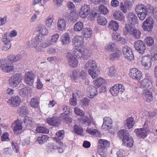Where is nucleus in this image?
Masks as SVG:
<instances>
[{
  "mask_svg": "<svg viewBox=\"0 0 157 157\" xmlns=\"http://www.w3.org/2000/svg\"><path fill=\"white\" fill-rule=\"evenodd\" d=\"M149 122L146 121L143 125L144 128H140L135 129L134 132L136 133L137 136L139 138L144 139L147 136L149 132L148 128Z\"/></svg>",
  "mask_w": 157,
  "mask_h": 157,
  "instance_id": "5",
  "label": "nucleus"
},
{
  "mask_svg": "<svg viewBox=\"0 0 157 157\" xmlns=\"http://www.w3.org/2000/svg\"><path fill=\"white\" fill-rule=\"evenodd\" d=\"M74 111L75 113L78 116H83L84 115L85 113L83 111L78 107H75L74 108Z\"/></svg>",
  "mask_w": 157,
  "mask_h": 157,
  "instance_id": "58",
  "label": "nucleus"
},
{
  "mask_svg": "<svg viewBox=\"0 0 157 157\" xmlns=\"http://www.w3.org/2000/svg\"><path fill=\"white\" fill-rule=\"evenodd\" d=\"M103 123L101 126L102 129L106 130L110 129L112 124V120L111 118L105 117L103 119Z\"/></svg>",
  "mask_w": 157,
  "mask_h": 157,
  "instance_id": "25",
  "label": "nucleus"
},
{
  "mask_svg": "<svg viewBox=\"0 0 157 157\" xmlns=\"http://www.w3.org/2000/svg\"><path fill=\"white\" fill-rule=\"evenodd\" d=\"M105 82L104 79L102 78H98L97 79L94 80L93 81V83L94 85L98 87Z\"/></svg>",
  "mask_w": 157,
  "mask_h": 157,
  "instance_id": "47",
  "label": "nucleus"
},
{
  "mask_svg": "<svg viewBox=\"0 0 157 157\" xmlns=\"http://www.w3.org/2000/svg\"><path fill=\"white\" fill-rule=\"evenodd\" d=\"M152 58L150 54L142 57L141 61V64L146 69H148L151 67L152 64Z\"/></svg>",
  "mask_w": 157,
  "mask_h": 157,
  "instance_id": "12",
  "label": "nucleus"
},
{
  "mask_svg": "<svg viewBox=\"0 0 157 157\" xmlns=\"http://www.w3.org/2000/svg\"><path fill=\"white\" fill-rule=\"evenodd\" d=\"M97 152L102 157H106L107 156L106 149L98 147Z\"/></svg>",
  "mask_w": 157,
  "mask_h": 157,
  "instance_id": "51",
  "label": "nucleus"
},
{
  "mask_svg": "<svg viewBox=\"0 0 157 157\" xmlns=\"http://www.w3.org/2000/svg\"><path fill=\"white\" fill-rule=\"evenodd\" d=\"M67 58L70 66L73 67H75L77 66L78 61L75 56L69 53L67 55Z\"/></svg>",
  "mask_w": 157,
  "mask_h": 157,
  "instance_id": "26",
  "label": "nucleus"
},
{
  "mask_svg": "<svg viewBox=\"0 0 157 157\" xmlns=\"http://www.w3.org/2000/svg\"><path fill=\"white\" fill-rule=\"evenodd\" d=\"M87 95L88 97L92 99L98 94V91L97 88L93 85L90 86L87 89Z\"/></svg>",
  "mask_w": 157,
  "mask_h": 157,
  "instance_id": "23",
  "label": "nucleus"
},
{
  "mask_svg": "<svg viewBox=\"0 0 157 157\" xmlns=\"http://www.w3.org/2000/svg\"><path fill=\"white\" fill-rule=\"evenodd\" d=\"M81 122L85 125L90 126L92 124H96L95 121L92 115H90L89 117L85 116H83L81 119Z\"/></svg>",
  "mask_w": 157,
  "mask_h": 157,
  "instance_id": "19",
  "label": "nucleus"
},
{
  "mask_svg": "<svg viewBox=\"0 0 157 157\" xmlns=\"http://www.w3.org/2000/svg\"><path fill=\"white\" fill-rule=\"evenodd\" d=\"M83 129L78 125H75L74 126V132H75L78 135H81L83 132Z\"/></svg>",
  "mask_w": 157,
  "mask_h": 157,
  "instance_id": "56",
  "label": "nucleus"
},
{
  "mask_svg": "<svg viewBox=\"0 0 157 157\" xmlns=\"http://www.w3.org/2000/svg\"><path fill=\"white\" fill-rule=\"evenodd\" d=\"M36 132L39 133H48L49 132V130L44 127H38L36 130Z\"/></svg>",
  "mask_w": 157,
  "mask_h": 157,
  "instance_id": "50",
  "label": "nucleus"
},
{
  "mask_svg": "<svg viewBox=\"0 0 157 157\" xmlns=\"http://www.w3.org/2000/svg\"><path fill=\"white\" fill-rule=\"evenodd\" d=\"M128 20L132 24H136L138 23V19L136 15L132 12L129 13L127 15Z\"/></svg>",
  "mask_w": 157,
  "mask_h": 157,
  "instance_id": "32",
  "label": "nucleus"
},
{
  "mask_svg": "<svg viewBox=\"0 0 157 157\" xmlns=\"http://www.w3.org/2000/svg\"><path fill=\"white\" fill-rule=\"evenodd\" d=\"M14 67L10 65V61L6 59H0V69L5 73H8L13 70Z\"/></svg>",
  "mask_w": 157,
  "mask_h": 157,
  "instance_id": "6",
  "label": "nucleus"
},
{
  "mask_svg": "<svg viewBox=\"0 0 157 157\" xmlns=\"http://www.w3.org/2000/svg\"><path fill=\"white\" fill-rule=\"evenodd\" d=\"M24 122L26 127L31 126L33 124L31 118L27 116H25L24 117Z\"/></svg>",
  "mask_w": 157,
  "mask_h": 157,
  "instance_id": "49",
  "label": "nucleus"
},
{
  "mask_svg": "<svg viewBox=\"0 0 157 157\" xmlns=\"http://www.w3.org/2000/svg\"><path fill=\"white\" fill-rule=\"evenodd\" d=\"M85 68L88 70L89 74L93 78L98 77L100 74V70L97 68L96 61L93 60H90L85 63Z\"/></svg>",
  "mask_w": 157,
  "mask_h": 157,
  "instance_id": "2",
  "label": "nucleus"
},
{
  "mask_svg": "<svg viewBox=\"0 0 157 157\" xmlns=\"http://www.w3.org/2000/svg\"><path fill=\"white\" fill-rule=\"evenodd\" d=\"M149 12L136 13L139 18L141 21L144 20Z\"/></svg>",
  "mask_w": 157,
  "mask_h": 157,
  "instance_id": "53",
  "label": "nucleus"
},
{
  "mask_svg": "<svg viewBox=\"0 0 157 157\" xmlns=\"http://www.w3.org/2000/svg\"><path fill=\"white\" fill-rule=\"evenodd\" d=\"M22 122L21 121L17 119L12 124V127L14 131L20 130L22 128Z\"/></svg>",
  "mask_w": 157,
  "mask_h": 157,
  "instance_id": "27",
  "label": "nucleus"
},
{
  "mask_svg": "<svg viewBox=\"0 0 157 157\" xmlns=\"http://www.w3.org/2000/svg\"><path fill=\"white\" fill-rule=\"evenodd\" d=\"M150 12H151L152 16L157 21V7L154 8L152 6V9Z\"/></svg>",
  "mask_w": 157,
  "mask_h": 157,
  "instance_id": "64",
  "label": "nucleus"
},
{
  "mask_svg": "<svg viewBox=\"0 0 157 157\" xmlns=\"http://www.w3.org/2000/svg\"><path fill=\"white\" fill-rule=\"evenodd\" d=\"M154 22L153 18L150 17H147L142 24L143 29L148 31H150L153 29Z\"/></svg>",
  "mask_w": 157,
  "mask_h": 157,
  "instance_id": "13",
  "label": "nucleus"
},
{
  "mask_svg": "<svg viewBox=\"0 0 157 157\" xmlns=\"http://www.w3.org/2000/svg\"><path fill=\"white\" fill-rule=\"evenodd\" d=\"M22 80V76L20 73H17L12 76L9 81L10 86L13 88L17 87Z\"/></svg>",
  "mask_w": 157,
  "mask_h": 157,
  "instance_id": "7",
  "label": "nucleus"
},
{
  "mask_svg": "<svg viewBox=\"0 0 157 157\" xmlns=\"http://www.w3.org/2000/svg\"><path fill=\"white\" fill-rule=\"evenodd\" d=\"M83 22L82 21H78L76 23L74 26V29L76 32L80 31L83 28Z\"/></svg>",
  "mask_w": 157,
  "mask_h": 157,
  "instance_id": "41",
  "label": "nucleus"
},
{
  "mask_svg": "<svg viewBox=\"0 0 157 157\" xmlns=\"http://www.w3.org/2000/svg\"><path fill=\"white\" fill-rule=\"evenodd\" d=\"M106 71L110 76H113L116 73V70L113 67H111L107 68L106 69Z\"/></svg>",
  "mask_w": 157,
  "mask_h": 157,
  "instance_id": "57",
  "label": "nucleus"
},
{
  "mask_svg": "<svg viewBox=\"0 0 157 157\" xmlns=\"http://www.w3.org/2000/svg\"><path fill=\"white\" fill-rule=\"evenodd\" d=\"M66 26V22L63 18H60L57 22V28L60 31L65 29Z\"/></svg>",
  "mask_w": 157,
  "mask_h": 157,
  "instance_id": "35",
  "label": "nucleus"
},
{
  "mask_svg": "<svg viewBox=\"0 0 157 157\" xmlns=\"http://www.w3.org/2000/svg\"><path fill=\"white\" fill-rule=\"evenodd\" d=\"M29 91L27 87H24L21 89L19 91V95L22 97H25L28 96Z\"/></svg>",
  "mask_w": 157,
  "mask_h": 157,
  "instance_id": "44",
  "label": "nucleus"
},
{
  "mask_svg": "<svg viewBox=\"0 0 157 157\" xmlns=\"http://www.w3.org/2000/svg\"><path fill=\"white\" fill-rule=\"evenodd\" d=\"M38 29L40 33L42 35L46 36L48 33V29L46 28L44 25L42 24H40L39 25Z\"/></svg>",
  "mask_w": 157,
  "mask_h": 157,
  "instance_id": "36",
  "label": "nucleus"
},
{
  "mask_svg": "<svg viewBox=\"0 0 157 157\" xmlns=\"http://www.w3.org/2000/svg\"><path fill=\"white\" fill-rule=\"evenodd\" d=\"M108 28L113 31H116L118 29L119 25L116 21H111L109 24Z\"/></svg>",
  "mask_w": 157,
  "mask_h": 157,
  "instance_id": "42",
  "label": "nucleus"
},
{
  "mask_svg": "<svg viewBox=\"0 0 157 157\" xmlns=\"http://www.w3.org/2000/svg\"><path fill=\"white\" fill-rule=\"evenodd\" d=\"M56 142L58 144L57 147L54 145L53 144H49L48 145V151H52L57 149L59 153L63 152L66 148L65 145L63 143L62 141L58 139L56 140Z\"/></svg>",
  "mask_w": 157,
  "mask_h": 157,
  "instance_id": "10",
  "label": "nucleus"
},
{
  "mask_svg": "<svg viewBox=\"0 0 157 157\" xmlns=\"http://www.w3.org/2000/svg\"><path fill=\"white\" fill-rule=\"evenodd\" d=\"M53 20V19L52 17H47L46 21V26L50 28L51 27L52 23Z\"/></svg>",
  "mask_w": 157,
  "mask_h": 157,
  "instance_id": "62",
  "label": "nucleus"
},
{
  "mask_svg": "<svg viewBox=\"0 0 157 157\" xmlns=\"http://www.w3.org/2000/svg\"><path fill=\"white\" fill-rule=\"evenodd\" d=\"M125 90L124 87L121 84H117L110 89V91L113 96L121 95Z\"/></svg>",
  "mask_w": 157,
  "mask_h": 157,
  "instance_id": "11",
  "label": "nucleus"
},
{
  "mask_svg": "<svg viewBox=\"0 0 157 157\" xmlns=\"http://www.w3.org/2000/svg\"><path fill=\"white\" fill-rule=\"evenodd\" d=\"M59 36V35L56 33L52 36L51 41L47 40L43 41L41 36H38L36 37L35 40H32L30 42H28V44L30 46L35 48L38 52H44L43 49L50 46L52 42L56 43L57 41Z\"/></svg>",
  "mask_w": 157,
  "mask_h": 157,
  "instance_id": "1",
  "label": "nucleus"
},
{
  "mask_svg": "<svg viewBox=\"0 0 157 157\" xmlns=\"http://www.w3.org/2000/svg\"><path fill=\"white\" fill-rule=\"evenodd\" d=\"M49 137L47 135H41L38 137L37 140L40 144H42L47 141Z\"/></svg>",
  "mask_w": 157,
  "mask_h": 157,
  "instance_id": "46",
  "label": "nucleus"
},
{
  "mask_svg": "<svg viewBox=\"0 0 157 157\" xmlns=\"http://www.w3.org/2000/svg\"><path fill=\"white\" fill-rule=\"evenodd\" d=\"M105 50L107 52H113L117 49V46L115 43L109 42L107 43L105 47Z\"/></svg>",
  "mask_w": 157,
  "mask_h": 157,
  "instance_id": "29",
  "label": "nucleus"
},
{
  "mask_svg": "<svg viewBox=\"0 0 157 157\" xmlns=\"http://www.w3.org/2000/svg\"><path fill=\"white\" fill-rule=\"evenodd\" d=\"M46 121L48 123L52 126H57L60 124V121L57 117L48 118Z\"/></svg>",
  "mask_w": 157,
  "mask_h": 157,
  "instance_id": "28",
  "label": "nucleus"
},
{
  "mask_svg": "<svg viewBox=\"0 0 157 157\" xmlns=\"http://www.w3.org/2000/svg\"><path fill=\"white\" fill-rule=\"evenodd\" d=\"M21 102V99L18 96L11 97L7 101L9 105L12 107H17L19 106Z\"/></svg>",
  "mask_w": 157,
  "mask_h": 157,
  "instance_id": "15",
  "label": "nucleus"
},
{
  "mask_svg": "<svg viewBox=\"0 0 157 157\" xmlns=\"http://www.w3.org/2000/svg\"><path fill=\"white\" fill-rule=\"evenodd\" d=\"M18 111L21 116L26 115L28 113L27 107L26 106H22L18 108Z\"/></svg>",
  "mask_w": 157,
  "mask_h": 157,
  "instance_id": "48",
  "label": "nucleus"
},
{
  "mask_svg": "<svg viewBox=\"0 0 157 157\" xmlns=\"http://www.w3.org/2000/svg\"><path fill=\"white\" fill-rule=\"evenodd\" d=\"M34 75L32 72H26L24 76L25 82L28 85L31 86L33 84L34 82Z\"/></svg>",
  "mask_w": 157,
  "mask_h": 157,
  "instance_id": "20",
  "label": "nucleus"
},
{
  "mask_svg": "<svg viewBox=\"0 0 157 157\" xmlns=\"http://www.w3.org/2000/svg\"><path fill=\"white\" fill-rule=\"evenodd\" d=\"M115 51L116 52L112 53L110 56L109 59L111 60L117 59L121 54V52L119 50L117 49Z\"/></svg>",
  "mask_w": 157,
  "mask_h": 157,
  "instance_id": "45",
  "label": "nucleus"
},
{
  "mask_svg": "<svg viewBox=\"0 0 157 157\" xmlns=\"http://www.w3.org/2000/svg\"><path fill=\"white\" fill-rule=\"evenodd\" d=\"M90 10L89 5H85L80 8L79 12L80 17L82 18L87 17L90 13Z\"/></svg>",
  "mask_w": 157,
  "mask_h": 157,
  "instance_id": "21",
  "label": "nucleus"
},
{
  "mask_svg": "<svg viewBox=\"0 0 157 157\" xmlns=\"http://www.w3.org/2000/svg\"><path fill=\"white\" fill-rule=\"evenodd\" d=\"M73 44L75 49L73 51H76L82 47L84 44V39L82 36H76L72 39Z\"/></svg>",
  "mask_w": 157,
  "mask_h": 157,
  "instance_id": "9",
  "label": "nucleus"
},
{
  "mask_svg": "<svg viewBox=\"0 0 157 157\" xmlns=\"http://www.w3.org/2000/svg\"><path fill=\"white\" fill-rule=\"evenodd\" d=\"M98 24L102 25H105L106 24L107 21L106 18L103 17H100L97 19Z\"/></svg>",
  "mask_w": 157,
  "mask_h": 157,
  "instance_id": "55",
  "label": "nucleus"
},
{
  "mask_svg": "<svg viewBox=\"0 0 157 157\" xmlns=\"http://www.w3.org/2000/svg\"><path fill=\"white\" fill-rule=\"evenodd\" d=\"M112 40L115 41H121L122 44L125 42V39L121 37L120 34L116 32L113 33L112 34Z\"/></svg>",
  "mask_w": 157,
  "mask_h": 157,
  "instance_id": "31",
  "label": "nucleus"
},
{
  "mask_svg": "<svg viewBox=\"0 0 157 157\" xmlns=\"http://www.w3.org/2000/svg\"><path fill=\"white\" fill-rule=\"evenodd\" d=\"M110 143L106 140L100 139L98 140V147L106 149L109 146Z\"/></svg>",
  "mask_w": 157,
  "mask_h": 157,
  "instance_id": "33",
  "label": "nucleus"
},
{
  "mask_svg": "<svg viewBox=\"0 0 157 157\" xmlns=\"http://www.w3.org/2000/svg\"><path fill=\"white\" fill-rule=\"evenodd\" d=\"M135 121L132 117H128L125 121V126L128 129H131L134 125Z\"/></svg>",
  "mask_w": 157,
  "mask_h": 157,
  "instance_id": "34",
  "label": "nucleus"
},
{
  "mask_svg": "<svg viewBox=\"0 0 157 157\" xmlns=\"http://www.w3.org/2000/svg\"><path fill=\"white\" fill-rule=\"evenodd\" d=\"M76 51H73V53L77 58L84 59H89L91 55V52L88 48L82 47Z\"/></svg>",
  "mask_w": 157,
  "mask_h": 157,
  "instance_id": "4",
  "label": "nucleus"
},
{
  "mask_svg": "<svg viewBox=\"0 0 157 157\" xmlns=\"http://www.w3.org/2000/svg\"><path fill=\"white\" fill-rule=\"evenodd\" d=\"M118 135L121 138L123 137V145L131 147L133 144V138L129 136L128 131L126 129H121L118 132Z\"/></svg>",
  "mask_w": 157,
  "mask_h": 157,
  "instance_id": "3",
  "label": "nucleus"
},
{
  "mask_svg": "<svg viewBox=\"0 0 157 157\" xmlns=\"http://www.w3.org/2000/svg\"><path fill=\"white\" fill-rule=\"evenodd\" d=\"M39 103V98L35 97L32 98L30 101V105L32 107H38Z\"/></svg>",
  "mask_w": 157,
  "mask_h": 157,
  "instance_id": "43",
  "label": "nucleus"
},
{
  "mask_svg": "<svg viewBox=\"0 0 157 157\" xmlns=\"http://www.w3.org/2000/svg\"><path fill=\"white\" fill-rule=\"evenodd\" d=\"M92 34V30L91 28H87L83 29L82 32V35L85 38H90Z\"/></svg>",
  "mask_w": 157,
  "mask_h": 157,
  "instance_id": "37",
  "label": "nucleus"
},
{
  "mask_svg": "<svg viewBox=\"0 0 157 157\" xmlns=\"http://www.w3.org/2000/svg\"><path fill=\"white\" fill-rule=\"evenodd\" d=\"M141 34V32L139 30L134 29L132 30V32L131 35H132L136 39L140 38Z\"/></svg>",
  "mask_w": 157,
  "mask_h": 157,
  "instance_id": "52",
  "label": "nucleus"
},
{
  "mask_svg": "<svg viewBox=\"0 0 157 157\" xmlns=\"http://www.w3.org/2000/svg\"><path fill=\"white\" fill-rule=\"evenodd\" d=\"M86 131L88 133L91 135H95L96 136L99 137L101 136L100 132L96 129L87 128Z\"/></svg>",
  "mask_w": 157,
  "mask_h": 157,
  "instance_id": "40",
  "label": "nucleus"
},
{
  "mask_svg": "<svg viewBox=\"0 0 157 157\" xmlns=\"http://www.w3.org/2000/svg\"><path fill=\"white\" fill-rule=\"evenodd\" d=\"M153 81L150 75L146 74L145 78L140 82V87L142 88L150 89L153 86Z\"/></svg>",
  "mask_w": 157,
  "mask_h": 157,
  "instance_id": "8",
  "label": "nucleus"
},
{
  "mask_svg": "<svg viewBox=\"0 0 157 157\" xmlns=\"http://www.w3.org/2000/svg\"><path fill=\"white\" fill-rule=\"evenodd\" d=\"M12 39L10 37L9 35H8L7 33H5L4 34L2 38V41L4 43H11L10 41Z\"/></svg>",
  "mask_w": 157,
  "mask_h": 157,
  "instance_id": "59",
  "label": "nucleus"
},
{
  "mask_svg": "<svg viewBox=\"0 0 157 157\" xmlns=\"http://www.w3.org/2000/svg\"><path fill=\"white\" fill-rule=\"evenodd\" d=\"M123 54L124 56L128 59L131 60L134 59V56L131 49L127 46L124 47L123 49Z\"/></svg>",
  "mask_w": 157,
  "mask_h": 157,
  "instance_id": "22",
  "label": "nucleus"
},
{
  "mask_svg": "<svg viewBox=\"0 0 157 157\" xmlns=\"http://www.w3.org/2000/svg\"><path fill=\"white\" fill-rule=\"evenodd\" d=\"M63 110L64 113L66 115L70 114L71 111V110L69 106L66 105H63Z\"/></svg>",
  "mask_w": 157,
  "mask_h": 157,
  "instance_id": "63",
  "label": "nucleus"
},
{
  "mask_svg": "<svg viewBox=\"0 0 157 157\" xmlns=\"http://www.w3.org/2000/svg\"><path fill=\"white\" fill-rule=\"evenodd\" d=\"M136 49L141 54H144L146 49L145 45L143 42L140 40L136 41L134 43Z\"/></svg>",
  "mask_w": 157,
  "mask_h": 157,
  "instance_id": "18",
  "label": "nucleus"
},
{
  "mask_svg": "<svg viewBox=\"0 0 157 157\" xmlns=\"http://www.w3.org/2000/svg\"><path fill=\"white\" fill-rule=\"evenodd\" d=\"M145 41L146 44L148 46H151L154 43V40L153 38L151 37H147Z\"/></svg>",
  "mask_w": 157,
  "mask_h": 157,
  "instance_id": "61",
  "label": "nucleus"
},
{
  "mask_svg": "<svg viewBox=\"0 0 157 157\" xmlns=\"http://www.w3.org/2000/svg\"><path fill=\"white\" fill-rule=\"evenodd\" d=\"M142 94L143 98L146 101L150 102L153 100V94L151 91L148 90H143Z\"/></svg>",
  "mask_w": 157,
  "mask_h": 157,
  "instance_id": "24",
  "label": "nucleus"
},
{
  "mask_svg": "<svg viewBox=\"0 0 157 157\" xmlns=\"http://www.w3.org/2000/svg\"><path fill=\"white\" fill-rule=\"evenodd\" d=\"M99 11L102 14H106L109 12L107 8L103 5H101L99 7Z\"/></svg>",
  "mask_w": 157,
  "mask_h": 157,
  "instance_id": "54",
  "label": "nucleus"
},
{
  "mask_svg": "<svg viewBox=\"0 0 157 157\" xmlns=\"http://www.w3.org/2000/svg\"><path fill=\"white\" fill-rule=\"evenodd\" d=\"M113 15L115 19L120 21H123L125 18V17L122 13L119 11L114 12Z\"/></svg>",
  "mask_w": 157,
  "mask_h": 157,
  "instance_id": "38",
  "label": "nucleus"
},
{
  "mask_svg": "<svg viewBox=\"0 0 157 157\" xmlns=\"http://www.w3.org/2000/svg\"><path fill=\"white\" fill-rule=\"evenodd\" d=\"M71 78L72 80L78 79L79 78V75L78 73V70L73 71L71 76Z\"/></svg>",
  "mask_w": 157,
  "mask_h": 157,
  "instance_id": "60",
  "label": "nucleus"
},
{
  "mask_svg": "<svg viewBox=\"0 0 157 157\" xmlns=\"http://www.w3.org/2000/svg\"><path fill=\"white\" fill-rule=\"evenodd\" d=\"M7 58L9 61L15 63L21 60L22 58V55L19 54L16 55L11 54L8 56Z\"/></svg>",
  "mask_w": 157,
  "mask_h": 157,
  "instance_id": "30",
  "label": "nucleus"
},
{
  "mask_svg": "<svg viewBox=\"0 0 157 157\" xmlns=\"http://www.w3.org/2000/svg\"><path fill=\"white\" fill-rule=\"evenodd\" d=\"M133 5V3L130 0H126L123 3L121 2L120 4V10L124 13H126L127 12V10H130Z\"/></svg>",
  "mask_w": 157,
  "mask_h": 157,
  "instance_id": "17",
  "label": "nucleus"
},
{
  "mask_svg": "<svg viewBox=\"0 0 157 157\" xmlns=\"http://www.w3.org/2000/svg\"><path fill=\"white\" fill-rule=\"evenodd\" d=\"M130 76L133 79L140 80L142 77V74L139 70L136 68L131 69L129 72Z\"/></svg>",
  "mask_w": 157,
  "mask_h": 157,
  "instance_id": "16",
  "label": "nucleus"
},
{
  "mask_svg": "<svg viewBox=\"0 0 157 157\" xmlns=\"http://www.w3.org/2000/svg\"><path fill=\"white\" fill-rule=\"evenodd\" d=\"M152 9V6L150 4H147L146 6L142 4H139L137 5L135 7L136 13L149 12L151 11Z\"/></svg>",
  "mask_w": 157,
  "mask_h": 157,
  "instance_id": "14",
  "label": "nucleus"
},
{
  "mask_svg": "<svg viewBox=\"0 0 157 157\" xmlns=\"http://www.w3.org/2000/svg\"><path fill=\"white\" fill-rule=\"evenodd\" d=\"M61 40L63 45L69 43L70 41L69 34L67 33L63 34L61 37Z\"/></svg>",
  "mask_w": 157,
  "mask_h": 157,
  "instance_id": "39",
  "label": "nucleus"
}]
</instances>
